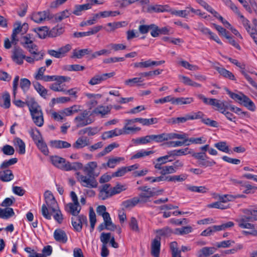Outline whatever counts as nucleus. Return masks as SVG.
Segmentation results:
<instances>
[{
	"label": "nucleus",
	"mask_w": 257,
	"mask_h": 257,
	"mask_svg": "<svg viewBox=\"0 0 257 257\" xmlns=\"http://www.w3.org/2000/svg\"><path fill=\"white\" fill-rule=\"evenodd\" d=\"M26 103L29 107L34 123L38 126H43L44 121L41 106L34 98H31L29 101H27Z\"/></svg>",
	"instance_id": "obj_1"
},
{
	"label": "nucleus",
	"mask_w": 257,
	"mask_h": 257,
	"mask_svg": "<svg viewBox=\"0 0 257 257\" xmlns=\"http://www.w3.org/2000/svg\"><path fill=\"white\" fill-rule=\"evenodd\" d=\"M45 204L42 206V214L46 219L50 220L51 219L50 211H55L56 208H58L57 202L53 195L50 191H46L44 193Z\"/></svg>",
	"instance_id": "obj_2"
},
{
	"label": "nucleus",
	"mask_w": 257,
	"mask_h": 257,
	"mask_svg": "<svg viewBox=\"0 0 257 257\" xmlns=\"http://www.w3.org/2000/svg\"><path fill=\"white\" fill-rule=\"evenodd\" d=\"M227 92L230 97L233 99L237 101L240 104L243 105L244 106L247 108V109L251 111L255 110V106L254 103L250 99V98H249V97L245 95L244 94L242 93L236 94L228 90H227Z\"/></svg>",
	"instance_id": "obj_3"
},
{
	"label": "nucleus",
	"mask_w": 257,
	"mask_h": 257,
	"mask_svg": "<svg viewBox=\"0 0 257 257\" xmlns=\"http://www.w3.org/2000/svg\"><path fill=\"white\" fill-rule=\"evenodd\" d=\"M91 114L87 110H84L74 119L76 128H79L92 123L93 120L90 117Z\"/></svg>",
	"instance_id": "obj_4"
},
{
	"label": "nucleus",
	"mask_w": 257,
	"mask_h": 257,
	"mask_svg": "<svg viewBox=\"0 0 257 257\" xmlns=\"http://www.w3.org/2000/svg\"><path fill=\"white\" fill-rule=\"evenodd\" d=\"M77 180L81 183V185L84 187L93 188H96L98 183L95 179V177H88L81 175L80 172L76 173Z\"/></svg>",
	"instance_id": "obj_5"
},
{
	"label": "nucleus",
	"mask_w": 257,
	"mask_h": 257,
	"mask_svg": "<svg viewBox=\"0 0 257 257\" xmlns=\"http://www.w3.org/2000/svg\"><path fill=\"white\" fill-rule=\"evenodd\" d=\"M240 18L241 19L242 23L244 27L257 45V23H255L254 27L251 29L249 24V21L242 15L240 16Z\"/></svg>",
	"instance_id": "obj_6"
},
{
	"label": "nucleus",
	"mask_w": 257,
	"mask_h": 257,
	"mask_svg": "<svg viewBox=\"0 0 257 257\" xmlns=\"http://www.w3.org/2000/svg\"><path fill=\"white\" fill-rule=\"evenodd\" d=\"M11 58L15 63L18 65H22L23 63L24 58H26V55L24 54L22 49L15 47L12 51Z\"/></svg>",
	"instance_id": "obj_7"
},
{
	"label": "nucleus",
	"mask_w": 257,
	"mask_h": 257,
	"mask_svg": "<svg viewBox=\"0 0 257 257\" xmlns=\"http://www.w3.org/2000/svg\"><path fill=\"white\" fill-rule=\"evenodd\" d=\"M204 114L201 111H198L197 112H191L189 114H186L183 117H177V123H184L188 120H192L195 119H199L203 117Z\"/></svg>",
	"instance_id": "obj_8"
},
{
	"label": "nucleus",
	"mask_w": 257,
	"mask_h": 257,
	"mask_svg": "<svg viewBox=\"0 0 257 257\" xmlns=\"http://www.w3.org/2000/svg\"><path fill=\"white\" fill-rule=\"evenodd\" d=\"M236 221L238 223V226L241 228L249 229H250L249 231H252L253 230H257L254 224L248 222L251 221L246 219V216H242L241 218L236 219Z\"/></svg>",
	"instance_id": "obj_9"
},
{
	"label": "nucleus",
	"mask_w": 257,
	"mask_h": 257,
	"mask_svg": "<svg viewBox=\"0 0 257 257\" xmlns=\"http://www.w3.org/2000/svg\"><path fill=\"white\" fill-rule=\"evenodd\" d=\"M52 163L56 167L66 171L67 161L62 157L55 156H52L51 158Z\"/></svg>",
	"instance_id": "obj_10"
},
{
	"label": "nucleus",
	"mask_w": 257,
	"mask_h": 257,
	"mask_svg": "<svg viewBox=\"0 0 257 257\" xmlns=\"http://www.w3.org/2000/svg\"><path fill=\"white\" fill-rule=\"evenodd\" d=\"M97 164L96 162H90L87 163L83 168V171L87 173L88 177H95L98 176V174H96L94 172L95 169L97 168Z\"/></svg>",
	"instance_id": "obj_11"
},
{
	"label": "nucleus",
	"mask_w": 257,
	"mask_h": 257,
	"mask_svg": "<svg viewBox=\"0 0 257 257\" xmlns=\"http://www.w3.org/2000/svg\"><path fill=\"white\" fill-rule=\"evenodd\" d=\"M169 6L168 5H150L149 6L147 12L149 13H163L169 11Z\"/></svg>",
	"instance_id": "obj_12"
},
{
	"label": "nucleus",
	"mask_w": 257,
	"mask_h": 257,
	"mask_svg": "<svg viewBox=\"0 0 257 257\" xmlns=\"http://www.w3.org/2000/svg\"><path fill=\"white\" fill-rule=\"evenodd\" d=\"M65 210L73 216H78L81 207L79 204L69 203L65 206Z\"/></svg>",
	"instance_id": "obj_13"
},
{
	"label": "nucleus",
	"mask_w": 257,
	"mask_h": 257,
	"mask_svg": "<svg viewBox=\"0 0 257 257\" xmlns=\"http://www.w3.org/2000/svg\"><path fill=\"white\" fill-rule=\"evenodd\" d=\"M54 237L57 241L63 243H66L67 241V236L65 232L61 229H57L55 230Z\"/></svg>",
	"instance_id": "obj_14"
},
{
	"label": "nucleus",
	"mask_w": 257,
	"mask_h": 257,
	"mask_svg": "<svg viewBox=\"0 0 257 257\" xmlns=\"http://www.w3.org/2000/svg\"><path fill=\"white\" fill-rule=\"evenodd\" d=\"M161 242L160 239L155 238L152 243L151 254L154 257H159L160 251Z\"/></svg>",
	"instance_id": "obj_15"
},
{
	"label": "nucleus",
	"mask_w": 257,
	"mask_h": 257,
	"mask_svg": "<svg viewBox=\"0 0 257 257\" xmlns=\"http://www.w3.org/2000/svg\"><path fill=\"white\" fill-rule=\"evenodd\" d=\"M49 12L47 11L40 12L32 15V19L37 23H40L45 20L47 18H49Z\"/></svg>",
	"instance_id": "obj_16"
},
{
	"label": "nucleus",
	"mask_w": 257,
	"mask_h": 257,
	"mask_svg": "<svg viewBox=\"0 0 257 257\" xmlns=\"http://www.w3.org/2000/svg\"><path fill=\"white\" fill-rule=\"evenodd\" d=\"M14 144L20 154L23 155L25 153V144L21 139L16 138L14 140Z\"/></svg>",
	"instance_id": "obj_17"
},
{
	"label": "nucleus",
	"mask_w": 257,
	"mask_h": 257,
	"mask_svg": "<svg viewBox=\"0 0 257 257\" xmlns=\"http://www.w3.org/2000/svg\"><path fill=\"white\" fill-rule=\"evenodd\" d=\"M17 26L16 27H15L13 31V33L12 34L11 38H12V42L13 44L15 45L17 44L18 42V39L16 38L17 35L19 34L20 32H23V30L21 27V23L20 22H17L14 26Z\"/></svg>",
	"instance_id": "obj_18"
},
{
	"label": "nucleus",
	"mask_w": 257,
	"mask_h": 257,
	"mask_svg": "<svg viewBox=\"0 0 257 257\" xmlns=\"http://www.w3.org/2000/svg\"><path fill=\"white\" fill-rule=\"evenodd\" d=\"M14 176L11 170L7 169L0 171V180L3 182H9L12 180Z\"/></svg>",
	"instance_id": "obj_19"
},
{
	"label": "nucleus",
	"mask_w": 257,
	"mask_h": 257,
	"mask_svg": "<svg viewBox=\"0 0 257 257\" xmlns=\"http://www.w3.org/2000/svg\"><path fill=\"white\" fill-rule=\"evenodd\" d=\"M110 111V108L108 106L99 105L93 110L92 113L96 115H101L102 117H103L106 114L109 113Z\"/></svg>",
	"instance_id": "obj_20"
},
{
	"label": "nucleus",
	"mask_w": 257,
	"mask_h": 257,
	"mask_svg": "<svg viewBox=\"0 0 257 257\" xmlns=\"http://www.w3.org/2000/svg\"><path fill=\"white\" fill-rule=\"evenodd\" d=\"M120 135H122L121 130L115 128L113 130L104 132L101 136V138L105 140Z\"/></svg>",
	"instance_id": "obj_21"
},
{
	"label": "nucleus",
	"mask_w": 257,
	"mask_h": 257,
	"mask_svg": "<svg viewBox=\"0 0 257 257\" xmlns=\"http://www.w3.org/2000/svg\"><path fill=\"white\" fill-rule=\"evenodd\" d=\"M92 51L88 48L83 49L80 50L75 49L73 51V55L71 57L72 58L80 59L82 58L85 55H88L91 53Z\"/></svg>",
	"instance_id": "obj_22"
},
{
	"label": "nucleus",
	"mask_w": 257,
	"mask_h": 257,
	"mask_svg": "<svg viewBox=\"0 0 257 257\" xmlns=\"http://www.w3.org/2000/svg\"><path fill=\"white\" fill-rule=\"evenodd\" d=\"M193 101V99L191 97H172V104L175 105H182L190 104Z\"/></svg>",
	"instance_id": "obj_23"
},
{
	"label": "nucleus",
	"mask_w": 257,
	"mask_h": 257,
	"mask_svg": "<svg viewBox=\"0 0 257 257\" xmlns=\"http://www.w3.org/2000/svg\"><path fill=\"white\" fill-rule=\"evenodd\" d=\"M33 31L37 34L40 39H45L49 36V29L47 26L36 28Z\"/></svg>",
	"instance_id": "obj_24"
},
{
	"label": "nucleus",
	"mask_w": 257,
	"mask_h": 257,
	"mask_svg": "<svg viewBox=\"0 0 257 257\" xmlns=\"http://www.w3.org/2000/svg\"><path fill=\"white\" fill-rule=\"evenodd\" d=\"M215 69L222 76L230 80H235L233 73L223 67H215Z\"/></svg>",
	"instance_id": "obj_25"
},
{
	"label": "nucleus",
	"mask_w": 257,
	"mask_h": 257,
	"mask_svg": "<svg viewBox=\"0 0 257 257\" xmlns=\"http://www.w3.org/2000/svg\"><path fill=\"white\" fill-rule=\"evenodd\" d=\"M15 214L14 210L12 208L6 207V208L2 209L0 208V218L3 219H8Z\"/></svg>",
	"instance_id": "obj_26"
},
{
	"label": "nucleus",
	"mask_w": 257,
	"mask_h": 257,
	"mask_svg": "<svg viewBox=\"0 0 257 257\" xmlns=\"http://www.w3.org/2000/svg\"><path fill=\"white\" fill-rule=\"evenodd\" d=\"M170 157H171V156H170V155L168 154V155L166 156L157 158L156 160V162L154 163L155 164L154 167L155 169H161V166H162V165L165 164L168 162H171L172 160H168L169 158Z\"/></svg>",
	"instance_id": "obj_27"
},
{
	"label": "nucleus",
	"mask_w": 257,
	"mask_h": 257,
	"mask_svg": "<svg viewBox=\"0 0 257 257\" xmlns=\"http://www.w3.org/2000/svg\"><path fill=\"white\" fill-rule=\"evenodd\" d=\"M216 248L210 247H204L202 248L198 252V257H207L212 254Z\"/></svg>",
	"instance_id": "obj_28"
},
{
	"label": "nucleus",
	"mask_w": 257,
	"mask_h": 257,
	"mask_svg": "<svg viewBox=\"0 0 257 257\" xmlns=\"http://www.w3.org/2000/svg\"><path fill=\"white\" fill-rule=\"evenodd\" d=\"M190 153H191L190 149L189 148H186L179 150H175L168 152V154L171 156H181L190 154Z\"/></svg>",
	"instance_id": "obj_29"
},
{
	"label": "nucleus",
	"mask_w": 257,
	"mask_h": 257,
	"mask_svg": "<svg viewBox=\"0 0 257 257\" xmlns=\"http://www.w3.org/2000/svg\"><path fill=\"white\" fill-rule=\"evenodd\" d=\"M186 188L188 190L191 192L199 193H205L208 191V189L204 186H196L188 185Z\"/></svg>",
	"instance_id": "obj_30"
},
{
	"label": "nucleus",
	"mask_w": 257,
	"mask_h": 257,
	"mask_svg": "<svg viewBox=\"0 0 257 257\" xmlns=\"http://www.w3.org/2000/svg\"><path fill=\"white\" fill-rule=\"evenodd\" d=\"M29 132L33 140L36 144L43 140L42 135L40 131L37 128H31Z\"/></svg>",
	"instance_id": "obj_31"
},
{
	"label": "nucleus",
	"mask_w": 257,
	"mask_h": 257,
	"mask_svg": "<svg viewBox=\"0 0 257 257\" xmlns=\"http://www.w3.org/2000/svg\"><path fill=\"white\" fill-rule=\"evenodd\" d=\"M51 144L52 147L57 149L68 148L71 147L70 143L60 140L52 141L51 142Z\"/></svg>",
	"instance_id": "obj_32"
},
{
	"label": "nucleus",
	"mask_w": 257,
	"mask_h": 257,
	"mask_svg": "<svg viewBox=\"0 0 257 257\" xmlns=\"http://www.w3.org/2000/svg\"><path fill=\"white\" fill-rule=\"evenodd\" d=\"M243 212L246 215V219L248 220H251V221L257 220V209H245L243 210Z\"/></svg>",
	"instance_id": "obj_33"
},
{
	"label": "nucleus",
	"mask_w": 257,
	"mask_h": 257,
	"mask_svg": "<svg viewBox=\"0 0 257 257\" xmlns=\"http://www.w3.org/2000/svg\"><path fill=\"white\" fill-rule=\"evenodd\" d=\"M165 141L172 140L174 139H183L188 137V135L185 133L178 134L176 133H164Z\"/></svg>",
	"instance_id": "obj_34"
},
{
	"label": "nucleus",
	"mask_w": 257,
	"mask_h": 257,
	"mask_svg": "<svg viewBox=\"0 0 257 257\" xmlns=\"http://www.w3.org/2000/svg\"><path fill=\"white\" fill-rule=\"evenodd\" d=\"M33 85L35 90L42 97L46 98L48 92L47 90L38 82H33Z\"/></svg>",
	"instance_id": "obj_35"
},
{
	"label": "nucleus",
	"mask_w": 257,
	"mask_h": 257,
	"mask_svg": "<svg viewBox=\"0 0 257 257\" xmlns=\"http://www.w3.org/2000/svg\"><path fill=\"white\" fill-rule=\"evenodd\" d=\"M89 144V141L86 138H79L73 145V147L76 149H80L88 146Z\"/></svg>",
	"instance_id": "obj_36"
},
{
	"label": "nucleus",
	"mask_w": 257,
	"mask_h": 257,
	"mask_svg": "<svg viewBox=\"0 0 257 257\" xmlns=\"http://www.w3.org/2000/svg\"><path fill=\"white\" fill-rule=\"evenodd\" d=\"M64 31V28L57 25L52 28L49 32V36L51 37H56L63 34Z\"/></svg>",
	"instance_id": "obj_37"
},
{
	"label": "nucleus",
	"mask_w": 257,
	"mask_h": 257,
	"mask_svg": "<svg viewBox=\"0 0 257 257\" xmlns=\"http://www.w3.org/2000/svg\"><path fill=\"white\" fill-rule=\"evenodd\" d=\"M139 203L138 197H134L131 199L125 200L122 203V205L125 208H131Z\"/></svg>",
	"instance_id": "obj_38"
},
{
	"label": "nucleus",
	"mask_w": 257,
	"mask_h": 257,
	"mask_svg": "<svg viewBox=\"0 0 257 257\" xmlns=\"http://www.w3.org/2000/svg\"><path fill=\"white\" fill-rule=\"evenodd\" d=\"M132 142L136 144H146L152 142L151 135L146 136L145 137L139 138L136 139H133Z\"/></svg>",
	"instance_id": "obj_39"
},
{
	"label": "nucleus",
	"mask_w": 257,
	"mask_h": 257,
	"mask_svg": "<svg viewBox=\"0 0 257 257\" xmlns=\"http://www.w3.org/2000/svg\"><path fill=\"white\" fill-rule=\"evenodd\" d=\"M123 159L120 157H116L115 158H111L109 159L108 160V162L107 163L105 164L103 163L102 164V166L104 167H106V166H107L109 168H113L115 167V166L120 162V161L123 160Z\"/></svg>",
	"instance_id": "obj_40"
},
{
	"label": "nucleus",
	"mask_w": 257,
	"mask_h": 257,
	"mask_svg": "<svg viewBox=\"0 0 257 257\" xmlns=\"http://www.w3.org/2000/svg\"><path fill=\"white\" fill-rule=\"evenodd\" d=\"M193 228L190 226H184L182 228H178L175 229L174 233L177 235H185L191 232Z\"/></svg>",
	"instance_id": "obj_41"
},
{
	"label": "nucleus",
	"mask_w": 257,
	"mask_h": 257,
	"mask_svg": "<svg viewBox=\"0 0 257 257\" xmlns=\"http://www.w3.org/2000/svg\"><path fill=\"white\" fill-rule=\"evenodd\" d=\"M137 122H139L142 124L143 125H150L151 124H155L157 122V118H136Z\"/></svg>",
	"instance_id": "obj_42"
},
{
	"label": "nucleus",
	"mask_w": 257,
	"mask_h": 257,
	"mask_svg": "<svg viewBox=\"0 0 257 257\" xmlns=\"http://www.w3.org/2000/svg\"><path fill=\"white\" fill-rule=\"evenodd\" d=\"M155 194L154 192H150L149 193H142L139 195V197H138V200H139V203H146L150 198L154 196Z\"/></svg>",
	"instance_id": "obj_43"
},
{
	"label": "nucleus",
	"mask_w": 257,
	"mask_h": 257,
	"mask_svg": "<svg viewBox=\"0 0 257 257\" xmlns=\"http://www.w3.org/2000/svg\"><path fill=\"white\" fill-rule=\"evenodd\" d=\"M3 104L0 103V106L5 108H9L11 105V97L9 92H6L2 96Z\"/></svg>",
	"instance_id": "obj_44"
},
{
	"label": "nucleus",
	"mask_w": 257,
	"mask_h": 257,
	"mask_svg": "<svg viewBox=\"0 0 257 257\" xmlns=\"http://www.w3.org/2000/svg\"><path fill=\"white\" fill-rule=\"evenodd\" d=\"M83 168V165L81 163L74 162L70 163L68 162L67 163V167L66 169V171L70 170H77L81 169Z\"/></svg>",
	"instance_id": "obj_45"
},
{
	"label": "nucleus",
	"mask_w": 257,
	"mask_h": 257,
	"mask_svg": "<svg viewBox=\"0 0 257 257\" xmlns=\"http://www.w3.org/2000/svg\"><path fill=\"white\" fill-rule=\"evenodd\" d=\"M159 170H161L160 173L164 176L176 172V169L172 166H161V169Z\"/></svg>",
	"instance_id": "obj_46"
},
{
	"label": "nucleus",
	"mask_w": 257,
	"mask_h": 257,
	"mask_svg": "<svg viewBox=\"0 0 257 257\" xmlns=\"http://www.w3.org/2000/svg\"><path fill=\"white\" fill-rule=\"evenodd\" d=\"M143 81V79L141 77H135L132 79H129L126 80L124 82V83L126 85H128L130 86H133L135 84H137L138 86H141L142 84L139 83L142 82Z\"/></svg>",
	"instance_id": "obj_47"
},
{
	"label": "nucleus",
	"mask_w": 257,
	"mask_h": 257,
	"mask_svg": "<svg viewBox=\"0 0 257 257\" xmlns=\"http://www.w3.org/2000/svg\"><path fill=\"white\" fill-rule=\"evenodd\" d=\"M89 215L90 223V232H92L94 230L95 224L96 222V215L92 207L90 208Z\"/></svg>",
	"instance_id": "obj_48"
},
{
	"label": "nucleus",
	"mask_w": 257,
	"mask_h": 257,
	"mask_svg": "<svg viewBox=\"0 0 257 257\" xmlns=\"http://www.w3.org/2000/svg\"><path fill=\"white\" fill-rule=\"evenodd\" d=\"M50 213H51V215H52V213H54V214L53 215V217L54 219L59 224L61 223L62 222V221L63 220V215L61 213V211L58 208H56L55 211H50Z\"/></svg>",
	"instance_id": "obj_49"
},
{
	"label": "nucleus",
	"mask_w": 257,
	"mask_h": 257,
	"mask_svg": "<svg viewBox=\"0 0 257 257\" xmlns=\"http://www.w3.org/2000/svg\"><path fill=\"white\" fill-rule=\"evenodd\" d=\"M215 147L224 153H229V149L225 142H220L214 144Z\"/></svg>",
	"instance_id": "obj_50"
},
{
	"label": "nucleus",
	"mask_w": 257,
	"mask_h": 257,
	"mask_svg": "<svg viewBox=\"0 0 257 257\" xmlns=\"http://www.w3.org/2000/svg\"><path fill=\"white\" fill-rule=\"evenodd\" d=\"M37 147L45 155H48L49 150L46 144L44 142L43 140L37 142L36 144Z\"/></svg>",
	"instance_id": "obj_51"
},
{
	"label": "nucleus",
	"mask_w": 257,
	"mask_h": 257,
	"mask_svg": "<svg viewBox=\"0 0 257 257\" xmlns=\"http://www.w3.org/2000/svg\"><path fill=\"white\" fill-rule=\"evenodd\" d=\"M71 13L68 10H65L59 14H57L55 16V19L56 22H60L64 19L67 18L69 17Z\"/></svg>",
	"instance_id": "obj_52"
},
{
	"label": "nucleus",
	"mask_w": 257,
	"mask_h": 257,
	"mask_svg": "<svg viewBox=\"0 0 257 257\" xmlns=\"http://www.w3.org/2000/svg\"><path fill=\"white\" fill-rule=\"evenodd\" d=\"M182 140H183V141H170L167 142V144L169 147H172L182 146L184 144H185L187 146H189L190 145V143H187V140H186V138L185 139H183Z\"/></svg>",
	"instance_id": "obj_53"
},
{
	"label": "nucleus",
	"mask_w": 257,
	"mask_h": 257,
	"mask_svg": "<svg viewBox=\"0 0 257 257\" xmlns=\"http://www.w3.org/2000/svg\"><path fill=\"white\" fill-rule=\"evenodd\" d=\"M18 162V159L16 158H12L9 160L4 161L0 166L1 169H5L8 168L9 166L14 165Z\"/></svg>",
	"instance_id": "obj_54"
},
{
	"label": "nucleus",
	"mask_w": 257,
	"mask_h": 257,
	"mask_svg": "<svg viewBox=\"0 0 257 257\" xmlns=\"http://www.w3.org/2000/svg\"><path fill=\"white\" fill-rule=\"evenodd\" d=\"M31 85L30 81L27 78H22L20 80V87L24 92L29 90Z\"/></svg>",
	"instance_id": "obj_55"
},
{
	"label": "nucleus",
	"mask_w": 257,
	"mask_h": 257,
	"mask_svg": "<svg viewBox=\"0 0 257 257\" xmlns=\"http://www.w3.org/2000/svg\"><path fill=\"white\" fill-rule=\"evenodd\" d=\"M125 190L126 187L125 185H122L119 184H117L115 187L110 189L111 195L113 196L115 194H118L121 191Z\"/></svg>",
	"instance_id": "obj_56"
},
{
	"label": "nucleus",
	"mask_w": 257,
	"mask_h": 257,
	"mask_svg": "<svg viewBox=\"0 0 257 257\" xmlns=\"http://www.w3.org/2000/svg\"><path fill=\"white\" fill-rule=\"evenodd\" d=\"M168 12H170L172 15L178 16L182 18H185L189 14V12L186 10L173 11L171 10L170 8H169Z\"/></svg>",
	"instance_id": "obj_57"
},
{
	"label": "nucleus",
	"mask_w": 257,
	"mask_h": 257,
	"mask_svg": "<svg viewBox=\"0 0 257 257\" xmlns=\"http://www.w3.org/2000/svg\"><path fill=\"white\" fill-rule=\"evenodd\" d=\"M111 237V233L109 232L101 233L100 236V239L102 243V245H107V244L109 242Z\"/></svg>",
	"instance_id": "obj_58"
},
{
	"label": "nucleus",
	"mask_w": 257,
	"mask_h": 257,
	"mask_svg": "<svg viewBox=\"0 0 257 257\" xmlns=\"http://www.w3.org/2000/svg\"><path fill=\"white\" fill-rule=\"evenodd\" d=\"M190 154L191 155L192 157L198 159L199 161L204 160L205 158H208L205 152L195 153L193 150L190 149Z\"/></svg>",
	"instance_id": "obj_59"
},
{
	"label": "nucleus",
	"mask_w": 257,
	"mask_h": 257,
	"mask_svg": "<svg viewBox=\"0 0 257 257\" xmlns=\"http://www.w3.org/2000/svg\"><path fill=\"white\" fill-rule=\"evenodd\" d=\"M170 248L172 250V256H176V255L178 257L180 256V254H181V250H178L177 248V242H172L170 244Z\"/></svg>",
	"instance_id": "obj_60"
},
{
	"label": "nucleus",
	"mask_w": 257,
	"mask_h": 257,
	"mask_svg": "<svg viewBox=\"0 0 257 257\" xmlns=\"http://www.w3.org/2000/svg\"><path fill=\"white\" fill-rule=\"evenodd\" d=\"M205 159L201 161H198V165L201 167H207L213 166L216 164V162L214 160H206Z\"/></svg>",
	"instance_id": "obj_61"
},
{
	"label": "nucleus",
	"mask_w": 257,
	"mask_h": 257,
	"mask_svg": "<svg viewBox=\"0 0 257 257\" xmlns=\"http://www.w3.org/2000/svg\"><path fill=\"white\" fill-rule=\"evenodd\" d=\"M180 63L182 67L190 70L195 71L199 69V67L197 66L190 64L188 62L185 60L180 61Z\"/></svg>",
	"instance_id": "obj_62"
},
{
	"label": "nucleus",
	"mask_w": 257,
	"mask_h": 257,
	"mask_svg": "<svg viewBox=\"0 0 257 257\" xmlns=\"http://www.w3.org/2000/svg\"><path fill=\"white\" fill-rule=\"evenodd\" d=\"M232 243H234L233 240H227L217 242L216 245L217 248H227L231 246Z\"/></svg>",
	"instance_id": "obj_63"
},
{
	"label": "nucleus",
	"mask_w": 257,
	"mask_h": 257,
	"mask_svg": "<svg viewBox=\"0 0 257 257\" xmlns=\"http://www.w3.org/2000/svg\"><path fill=\"white\" fill-rule=\"evenodd\" d=\"M2 151L5 155L11 156L14 154L15 149L12 146L6 145L3 147Z\"/></svg>",
	"instance_id": "obj_64"
}]
</instances>
